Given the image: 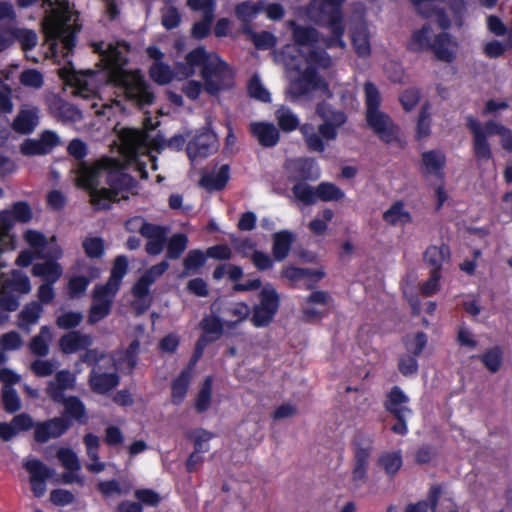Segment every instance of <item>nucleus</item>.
<instances>
[{
	"label": "nucleus",
	"mask_w": 512,
	"mask_h": 512,
	"mask_svg": "<svg viewBox=\"0 0 512 512\" xmlns=\"http://www.w3.org/2000/svg\"><path fill=\"white\" fill-rule=\"evenodd\" d=\"M281 276L293 285L303 279H314L315 281H318L323 278L324 272L320 270L287 266L282 269Z\"/></svg>",
	"instance_id": "nucleus-36"
},
{
	"label": "nucleus",
	"mask_w": 512,
	"mask_h": 512,
	"mask_svg": "<svg viewBox=\"0 0 512 512\" xmlns=\"http://www.w3.org/2000/svg\"><path fill=\"white\" fill-rule=\"evenodd\" d=\"M127 272V259L125 256H118L111 270V275L107 283L104 285L108 289L118 291L120 282Z\"/></svg>",
	"instance_id": "nucleus-43"
},
{
	"label": "nucleus",
	"mask_w": 512,
	"mask_h": 512,
	"mask_svg": "<svg viewBox=\"0 0 512 512\" xmlns=\"http://www.w3.org/2000/svg\"><path fill=\"white\" fill-rule=\"evenodd\" d=\"M57 458L67 472L62 474V481L65 484L83 483V479L77 474L81 469V464L77 454L69 448H60L57 452Z\"/></svg>",
	"instance_id": "nucleus-20"
},
{
	"label": "nucleus",
	"mask_w": 512,
	"mask_h": 512,
	"mask_svg": "<svg viewBox=\"0 0 512 512\" xmlns=\"http://www.w3.org/2000/svg\"><path fill=\"white\" fill-rule=\"evenodd\" d=\"M346 0H312L308 7V14L312 19L324 20L327 17L328 26L332 33L330 39H323L326 47L337 46L345 48L346 44L342 39L344 35V25L342 22V13L339 7Z\"/></svg>",
	"instance_id": "nucleus-7"
},
{
	"label": "nucleus",
	"mask_w": 512,
	"mask_h": 512,
	"mask_svg": "<svg viewBox=\"0 0 512 512\" xmlns=\"http://www.w3.org/2000/svg\"><path fill=\"white\" fill-rule=\"evenodd\" d=\"M368 126L386 143L395 141L398 137V127L391 118L381 110L366 113Z\"/></svg>",
	"instance_id": "nucleus-15"
},
{
	"label": "nucleus",
	"mask_w": 512,
	"mask_h": 512,
	"mask_svg": "<svg viewBox=\"0 0 512 512\" xmlns=\"http://www.w3.org/2000/svg\"><path fill=\"white\" fill-rule=\"evenodd\" d=\"M24 467L30 473V480L48 479L53 475L51 469L36 459L27 460Z\"/></svg>",
	"instance_id": "nucleus-51"
},
{
	"label": "nucleus",
	"mask_w": 512,
	"mask_h": 512,
	"mask_svg": "<svg viewBox=\"0 0 512 512\" xmlns=\"http://www.w3.org/2000/svg\"><path fill=\"white\" fill-rule=\"evenodd\" d=\"M14 216L11 211L5 210L0 213V255L14 249V238L10 234L13 226Z\"/></svg>",
	"instance_id": "nucleus-35"
},
{
	"label": "nucleus",
	"mask_w": 512,
	"mask_h": 512,
	"mask_svg": "<svg viewBox=\"0 0 512 512\" xmlns=\"http://www.w3.org/2000/svg\"><path fill=\"white\" fill-rule=\"evenodd\" d=\"M485 367L492 373L500 369L502 363V353L498 348H493L481 356Z\"/></svg>",
	"instance_id": "nucleus-63"
},
{
	"label": "nucleus",
	"mask_w": 512,
	"mask_h": 512,
	"mask_svg": "<svg viewBox=\"0 0 512 512\" xmlns=\"http://www.w3.org/2000/svg\"><path fill=\"white\" fill-rule=\"evenodd\" d=\"M468 126L474 136V151L476 156L481 159H489L491 157V150L487 142V137L490 135L486 133V124L481 126L478 121L469 118Z\"/></svg>",
	"instance_id": "nucleus-27"
},
{
	"label": "nucleus",
	"mask_w": 512,
	"mask_h": 512,
	"mask_svg": "<svg viewBox=\"0 0 512 512\" xmlns=\"http://www.w3.org/2000/svg\"><path fill=\"white\" fill-rule=\"evenodd\" d=\"M83 442L86 447V453L91 463L87 464V469L93 473L102 472L105 469V464L99 461L98 449L100 446V439L98 436L88 433L84 436Z\"/></svg>",
	"instance_id": "nucleus-32"
},
{
	"label": "nucleus",
	"mask_w": 512,
	"mask_h": 512,
	"mask_svg": "<svg viewBox=\"0 0 512 512\" xmlns=\"http://www.w3.org/2000/svg\"><path fill=\"white\" fill-rule=\"evenodd\" d=\"M42 308L41 306L36 303L32 302L27 304L21 313L19 314V322L18 325L21 329L29 330V327L33 324H36L40 314H41Z\"/></svg>",
	"instance_id": "nucleus-44"
},
{
	"label": "nucleus",
	"mask_w": 512,
	"mask_h": 512,
	"mask_svg": "<svg viewBox=\"0 0 512 512\" xmlns=\"http://www.w3.org/2000/svg\"><path fill=\"white\" fill-rule=\"evenodd\" d=\"M287 24L292 30V37L297 45L312 47L320 42L319 34L315 28L297 25L294 21H289Z\"/></svg>",
	"instance_id": "nucleus-30"
},
{
	"label": "nucleus",
	"mask_w": 512,
	"mask_h": 512,
	"mask_svg": "<svg viewBox=\"0 0 512 512\" xmlns=\"http://www.w3.org/2000/svg\"><path fill=\"white\" fill-rule=\"evenodd\" d=\"M457 49V41L449 33L442 31L434 39L431 51L438 60L450 63L455 59Z\"/></svg>",
	"instance_id": "nucleus-22"
},
{
	"label": "nucleus",
	"mask_w": 512,
	"mask_h": 512,
	"mask_svg": "<svg viewBox=\"0 0 512 512\" xmlns=\"http://www.w3.org/2000/svg\"><path fill=\"white\" fill-rule=\"evenodd\" d=\"M190 382V374L187 371H183L172 384V402L179 404L183 401L188 391Z\"/></svg>",
	"instance_id": "nucleus-49"
},
{
	"label": "nucleus",
	"mask_w": 512,
	"mask_h": 512,
	"mask_svg": "<svg viewBox=\"0 0 512 512\" xmlns=\"http://www.w3.org/2000/svg\"><path fill=\"white\" fill-rule=\"evenodd\" d=\"M317 200L324 202L338 201L344 197V192L333 183L323 182L316 187Z\"/></svg>",
	"instance_id": "nucleus-47"
},
{
	"label": "nucleus",
	"mask_w": 512,
	"mask_h": 512,
	"mask_svg": "<svg viewBox=\"0 0 512 512\" xmlns=\"http://www.w3.org/2000/svg\"><path fill=\"white\" fill-rule=\"evenodd\" d=\"M152 282L148 276H142L133 287V295L138 300L142 301L145 306H149L151 303V296L149 294V288Z\"/></svg>",
	"instance_id": "nucleus-60"
},
{
	"label": "nucleus",
	"mask_w": 512,
	"mask_h": 512,
	"mask_svg": "<svg viewBox=\"0 0 512 512\" xmlns=\"http://www.w3.org/2000/svg\"><path fill=\"white\" fill-rule=\"evenodd\" d=\"M149 74L150 77L160 85L168 84L173 77L176 76L175 71L173 72L170 66L163 62H154L150 67ZM175 78L178 79L177 77Z\"/></svg>",
	"instance_id": "nucleus-46"
},
{
	"label": "nucleus",
	"mask_w": 512,
	"mask_h": 512,
	"mask_svg": "<svg viewBox=\"0 0 512 512\" xmlns=\"http://www.w3.org/2000/svg\"><path fill=\"white\" fill-rule=\"evenodd\" d=\"M188 239L184 234L173 235L167 244V257L170 259H178L187 248Z\"/></svg>",
	"instance_id": "nucleus-53"
},
{
	"label": "nucleus",
	"mask_w": 512,
	"mask_h": 512,
	"mask_svg": "<svg viewBox=\"0 0 512 512\" xmlns=\"http://www.w3.org/2000/svg\"><path fill=\"white\" fill-rule=\"evenodd\" d=\"M1 289L27 294L31 291L30 280L24 273L14 270L11 277L1 283Z\"/></svg>",
	"instance_id": "nucleus-40"
},
{
	"label": "nucleus",
	"mask_w": 512,
	"mask_h": 512,
	"mask_svg": "<svg viewBox=\"0 0 512 512\" xmlns=\"http://www.w3.org/2000/svg\"><path fill=\"white\" fill-rule=\"evenodd\" d=\"M39 122L40 109L31 104H22L9 127L20 135H27L34 132Z\"/></svg>",
	"instance_id": "nucleus-14"
},
{
	"label": "nucleus",
	"mask_w": 512,
	"mask_h": 512,
	"mask_svg": "<svg viewBox=\"0 0 512 512\" xmlns=\"http://www.w3.org/2000/svg\"><path fill=\"white\" fill-rule=\"evenodd\" d=\"M292 191L295 197L305 204H314L317 201L316 188L305 183H298L293 186Z\"/></svg>",
	"instance_id": "nucleus-58"
},
{
	"label": "nucleus",
	"mask_w": 512,
	"mask_h": 512,
	"mask_svg": "<svg viewBox=\"0 0 512 512\" xmlns=\"http://www.w3.org/2000/svg\"><path fill=\"white\" fill-rule=\"evenodd\" d=\"M276 118L278 120L279 126L284 131H292L295 130L299 126V119L293 113V111L285 106H281L276 111Z\"/></svg>",
	"instance_id": "nucleus-50"
},
{
	"label": "nucleus",
	"mask_w": 512,
	"mask_h": 512,
	"mask_svg": "<svg viewBox=\"0 0 512 512\" xmlns=\"http://www.w3.org/2000/svg\"><path fill=\"white\" fill-rule=\"evenodd\" d=\"M106 366L111 371H105L101 365L95 366L89 375V385L93 392L106 394L119 384V376L116 372V361L112 356H107Z\"/></svg>",
	"instance_id": "nucleus-11"
},
{
	"label": "nucleus",
	"mask_w": 512,
	"mask_h": 512,
	"mask_svg": "<svg viewBox=\"0 0 512 512\" xmlns=\"http://www.w3.org/2000/svg\"><path fill=\"white\" fill-rule=\"evenodd\" d=\"M366 113L377 111L381 102V97L378 89L371 82H366L364 85Z\"/></svg>",
	"instance_id": "nucleus-61"
},
{
	"label": "nucleus",
	"mask_w": 512,
	"mask_h": 512,
	"mask_svg": "<svg viewBox=\"0 0 512 512\" xmlns=\"http://www.w3.org/2000/svg\"><path fill=\"white\" fill-rule=\"evenodd\" d=\"M280 305V296L271 284H266L259 293V303L251 310V322L257 327H266L274 319Z\"/></svg>",
	"instance_id": "nucleus-9"
},
{
	"label": "nucleus",
	"mask_w": 512,
	"mask_h": 512,
	"mask_svg": "<svg viewBox=\"0 0 512 512\" xmlns=\"http://www.w3.org/2000/svg\"><path fill=\"white\" fill-rule=\"evenodd\" d=\"M437 34L433 31L429 24L424 25L421 29L416 30L410 39L409 49L413 51H427L431 50L434 44V39Z\"/></svg>",
	"instance_id": "nucleus-29"
},
{
	"label": "nucleus",
	"mask_w": 512,
	"mask_h": 512,
	"mask_svg": "<svg viewBox=\"0 0 512 512\" xmlns=\"http://www.w3.org/2000/svg\"><path fill=\"white\" fill-rule=\"evenodd\" d=\"M383 219L392 226L405 225L411 220L410 214L404 209V205L401 202L393 204L385 211Z\"/></svg>",
	"instance_id": "nucleus-42"
},
{
	"label": "nucleus",
	"mask_w": 512,
	"mask_h": 512,
	"mask_svg": "<svg viewBox=\"0 0 512 512\" xmlns=\"http://www.w3.org/2000/svg\"><path fill=\"white\" fill-rule=\"evenodd\" d=\"M214 314H219L223 318L226 327L232 328L245 321L251 314V308L244 302H223L215 301L211 305Z\"/></svg>",
	"instance_id": "nucleus-13"
},
{
	"label": "nucleus",
	"mask_w": 512,
	"mask_h": 512,
	"mask_svg": "<svg viewBox=\"0 0 512 512\" xmlns=\"http://www.w3.org/2000/svg\"><path fill=\"white\" fill-rule=\"evenodd\" d=\"M486 133L489 135H499L501 137L502 147L505 150L512 151V132L500 123L489 121L486 123Z\"/></svg>",
	"instance_id": "nucleus-48"
},
{
	"label": "nucleus",
	"mask_w": 512,
	"mask_h": 512,
	"mask_svg": "<svg viewBox=\"0 0 512 512\" xmlns=\"http://www.w3.org/2000/svg\"><path fill=\"white\" fill-rule=\"evenodd\" d=\"M376 464L388 477L393 478L403 465L402 453L399 450L383 452Z\"/></svg>",
	"instance_id": "nucleus-33"
},
{
	"label": "nucleus",
	"mask_w": 512,
	"mask_h": 512,
	"mask_svg": "<svg viewBox=\"0 0 512 512\" xmlns=\"http://www.w3.org/2000/svg\"><path fill=\"white\" fill-rule=\"evenodd\" d=\"M422 162L427 173L436 175L445 164V156L441 151L424 152Z\"/></svg>",
	"instance_id": "nucleus-45"
},
{
	"label": "nucleus",
	"mask_w": 512,
	"mask_h": 512,
	"mask_svg": "<svg viewBox=\"0 0 512 512\" xmlns=\"http://www.w3.org/2000/svg\"><path fill=\"white\" fill-rule=\"evenodd\" d=\"M424 257L431 266V271L440 272L442 265L450 258V250L444 244L441 246L432 245L427 248Z\"/></svg>",
	"instance_id": "nucleus-37"
},
{
	"label": "nucleus",
	"mask_w": 512,
	"mask_h": 512,
	"mask_svg": "<svg viewBox=\"0 0 512 512\" xmlns=\"http://www.w3.org/2000/svg\"><path fill=\"white\" fill-rule=\"evenodd\" d=\"M76 174V184L90 191L91 202L99 209L107 208L111 201L129 199V192L120 189L117 182L126 185L131 179L121 174L117 160L102 158L92 165L81 162L76 168Z\"/></svg>",
	"instance_id": "nucleus-2"
},
{
	"label": "nucleus",
	"mask_w": 512,
	"mask_h": 512,
	"mask_svg": "<svg viewBox=\"0 0 512 512\" xmlns=\"http://www.w3.org/2000/svg\"><path fill=\"white\" fill-rule=\"evenodd\" d=\"M45 103L49 113L63 123H75L82 119V113L77 107L64 101L56 94L47 95Z\"/></svg>",
	"instance_id": "nucleus-16"
},
{
	"label": "nucleus",
	"mask_w": 512,
	"mask_h": 512,
	"mask_svg": "<svg viewBox=\"0 0 512 512\" xmlns=\"http://www.w3.org/2000/svg\"><path fill=\"white\" fill-rule=\"evenodd\" d=\"M409 398L397 386L393 387L388 394V399L385 403L386 409L393 413L397 418H401L404 414L409 413L410 410L404 405L407 404Z\"/></svg>",
	"instance_id": "nucleus-34"
},
{
	"label": "nucleus",
	"mask_w": 512,
	"mask_h": 512,
	"mask_svg": "<svg viewBox=\"0 0 512 512\" xmlns=\"http://www.w3.org/2000/svg\"><path fill=\"white\" fill-rule=\"evenodd\" d=\"M217 149L216 135L205 131L195 136V138L188 143L187 153L191 160L198 157H206Z\"/></svg>",
	"instance_id": "nucleus-21"
},
{
	"label": "nucleus",
	"mask_w": 512,
	"mask_h": 512,
	"mask_svg": "<svg viewBox=\"0 0 512 512\" xmlns=\"http://www.w3.org/2000/svg\"><path fill=\"white\" fill-rule=\"evenodd\" d=\"M316 112L323 120V123L318 127V131L311 124L302 125L300 131L309 150L323 152L325 150L323 139L327 141L335 140L338 129L346 121V116L341 111L332 110L325 103L319 104Z\"/></svg>",
	"instance_id": "nucleus-6"
},
{
	"label": "nucleus",
	"mask_w": 512,
	"mask_h": 512,
	"mask_svg": "<svg viewBox=\"0 0 512 512\" xmlns=\"http://www.w3.org/2000/svg\"><path fill=\"white\" fill-rule=\"evenodd\" d=\"M250 131L263 147L275 146L280 138L279 131L272 123L255 122L250 124Z\"/></svg>",
	"instance_id": "nucleus-26"
},
{
	"label": "nucleus",
	"mask_w": 512,
	"mask_h": 512,
	"mask_svg": "<svg viewBox=\"0 0 512 512\" xmlns=\"http://www.w3.org/2000/svg\"><path fill=\"white\" fill-rule=\"evenodd\" d=\"M116 293L103 285L95 287L87 318L89 324L98 323L110 313Z\"/></svg>",
	"instance_id": "nucleus-12"
},
{
	"label": "nucleus",
	"mask_w": 512,
	"mask_h": 512,
	"mask_svg": "<svg viewBox=\"0 0 512 512\" xmlns=\"http://www.w3.org/2000/svg\"><path fill=\"white\" fill-rule=\"evenodd\" d=\"M59 76L67 85L73 87V94L84 99L95 97L96 85L93 80L95 73L93 71L78 72L72 66H64L58 71Z\"/></svg>",
	"instance_id": "nucleus-10"
},
{
	"label": "nucleus",
	"mask_w": 512,
	"mask_h": 512,
	"mask_svg": "<svg viewBox=\"0 0 512 512\" xmlns=\"http://www.w3.org/2000/svg\"><path fill=\"white\" fill-rule=\"evenodd\" d=\"M106 13L111 20L115 19L119 10L115 0H104ZM45 9L43 22L44 31L49 38H58L62 41L67 53L74 47V35L80 29L77 22V13L72 11L66 0H44Z\"/></svg>",
	"instance_id": "nucleus-5"
},
{
	"label": "nucleus",
	"mask_w": 512,
	"mask_h": 512,
	"mask_svg": "<svg viewBox=\"0 0 512 512\" xmlns=\"http://www.w3.org/2000/svg\"><path fill=\"white\" fill-rule=\"evenodd\" d=\"M351 40L355 52L360 57H366L370 55V37L367 30V26L364 22L360 21L354 24L351 28Z\"/></svg>",
	"instance_id": "nucleus-28"
},
{
	"label": "nucleus",
	"mask_w": 512,
	"mask_h": 512,
	"mask_svg": "<svg viewBox=\"0 0 512 512\" xmlns=\"http://www.w3.org/2000/svg\"><path fill=\"white\" fill-rule=\"evenodd\" d=\"M66 412L75 419H81L85 415L84 404L79 398L71 396L68 398L63 397V401Z\"/></svg>",
	"instance_id": "nucleus-64"
},
{
	"label": "nucleus",
	"mask_w": 512,
	"mask_h": 512,
	"mask_svg": "<svg viewBox=\"0 0 512 512\" xmlns=\"http://www.w3.org/2000/svg\"><path fill=\"white\" fill-rule=\"evenodd\" d=\"M2 403L4 410L8 413H15L21 409V400L13 387H2Z\"/></svg>",
	"instance_id": "nucleus-54"
},
{
	"label": "nucleus",
	"mask_w": 512,
	"mask_h": 512,
	"mask_svg": "<svg viewBox=\"0 0 512 512\" xmlns=\"http://www.w3.org/2000/svg\"><path fill=\"white\" fill-rule=\"evenodd\" d=\"M93 343V338L80 331H73L65 334L59 340V345L63 353L72 354L79 350L88 349Z\"/></svg>",
	"instance_id": "nucleus-25"
},
{
	"label": "nucleus",
	"mask_w": 512,
	"mask_h": 512,
	"mask_svg": "<svg viewBox=\"0 0 512 512\" xmlns=\"http://www.w3.org/2000/svg\"><path fill=\"white\" fill-rule=\"evenodd\" d=\"M75 385L76 376L69 370H60L48 382L45 391L54 402L60 403L63 401L64 392L73 390Z\"/></svg>",
	"instance_id": "nucleus-18"
},
{
	"label": "nucleus",
	"mask_w": 512,
	"mask_h": 512,
	"mask_svg": "<svg viewBox=\"0 0 512 512\" xmlns=\"http://www.w3.org/2000/svg\"><path fill=\"white\" fill-rule=\"evenodd\" d=\"M20 83L28 88L40 89L44 84L43 75L36 69H26L19 75Z\"/></svg>",
	"instance_id": "nucleus-57"
},
{
	"label": "nucleus",
	"mask_w": 512,
	"mask_h": 512,
	"mask_svg": "<svg viewBox=\"0 0 512 512\" xmlns=\"http://www.w3.org/2000/svg\"><path fill=\"white\" fill-rule=\"evenodd\" d=\"M94 52L101 57V63L108 70V81L132 105L144 108L153 104L155 94L145 76L139 70H125L130 46L125 41L92 44Z\"/></svg>",
	"instance_id": "nucleus-1"
},
{
	"label": "nucleus",
	"mask_w": 512,
	"mask_h": 512,
	"mask_svg": "<svg viewBox=\"0 0 512 512\" xmlns=\"http://www.w3.org/2000/svg\"><path fill=\"white\" fill-rule=\"evenodd\" d=\"M260 11L258 4L251 1H245L238 4L235 8L237 18L244 22H250Z\"/></svg>",
	"instance_id": "nucleus-59"
},
{
	"label": "nucleus",
	"mask_w": 512,
	"mask_h": 512,
	"mask_svg": "<svg viewBox=\"0 0 512 512\" xmlns=\"http://www.w3.org/2000/svg\"><path fill=\"white\" fill-rule=\"evenodd\" d=\"M34 276L43 277L47 283L56 282L62 275V267L53 261L36 263L32 267Z\"/></svg>",
	"instance_id": "nucleus-39"
},
{
	"label": "nucleus",
	"mask_w": 512,
	"mask_h": 512,
	"mask_svg": "<svg viewBox=\"0 0 512 512\" xmlns=\"http://www.w3.org/2000/svg\"><path fill=\"white\" fill-rule=\"evenodd\" d=\"M212 379L206 378L196 398L195 408L197 412L206 411L211 403Z\"/></svg>",
	"instance_id": "nucleus-55"
},
{
	"label": "nucleus",
	"mask_w": 512,
	"mask_h": 512,
	"mask_svg": "<svg viewBox=\"0 0 512 512\" xmlns=\"http://www.w3.org/2000/svg\"><path fill=\"white\" fill-rule=\"evenodd\" d=\"M201 67V78L204 81V91L210 95L228 90L234 85L232 68L217 54L208 53L204 47H198L186 54L183 61L175 63V73L178 80L193 77L196 68Z\"/></svg>",
	"instance_id": "nucleus-4"
},
{
	"label": "nucleus",
	"mask_w": 512,
	"mask_h": 512,
	"mask_svg": "<svg viewBox=\"0 0 512 512\" xmlns=\"http://www.w3.org/2000/svg\"><path fill=\"white\" fill-rule=\"evenodd\" d=\"M52 339V334L47 326L40 329V333L34 336L29 344L30 351L37 355L44 357L49 353V343Z\"/></svg>",
	"instance_id": "nucleus-41"
},
{
	"label": "nucleus",
	"mask_w": 512,
	"mask_h": 512,
	"mask_svg": "<svg viewBox=\"0 0 512 512\" xmlns=\"http://www.w3.org/2000/svg\"><path fill=\"white\" fill-rule=\"evenodd\" d=\"M57 363L53 360L37 359L30 364V370L38 377H47L53 374Z\"/></svg>",
	"instance_id": "nucleus-62"
},
{
	"label": "nucleus",
	"mask_w": 512,
	"mask_h": 512,
	"mask_svg": "<svg viewBox=\"0 0 512 512\" xmlns=\"http://www.w3.org/2000/svg\"><path fill=\"white\" fill-rule=\"evenodd\" d=\"M228 179L229 168L227 165H223L217 171L204 174L200 180V185L208 190H220L224 188Z\"/></svg>",
	"instance_id": "nucleus-38"
},
{
	"label": "nucleus",
	"mask_w": 512,
	"mask_h": 512,
	"mask_svg": "<svg viewBox=\"0 0 512 512\" xmlns=\"http://www.w3.org/2000/svg\"><path fill=\"white\" fill-rule=\"evenodd\" d=\"M286 168L297 179L316 180L320 176L316 163L308 158L288 160Z\"/></svg>",
	"instance_id": "nucleus-24"
},
{
	"label": "nucleus",
	"mask_w": 512,
	"mask_h": 512,
	"mask_svg": "<svg viewBox=\"0 0 512 512\" xmlns=\"http://www.w3.org/2000/svg\"><path fill=\"white\" fill-rule=\"evenodd\" d=\"M69 422L63 417L53 418L35 427V439L37 442L44 443L51 438L61 436L68 428Z\"/></svg>",
	"instance_id": "nucleus-23"
},
{
	"label": "nucleus",
	"mask_w": 512,
	"mask_h": 512,
	"mask_svg": "<svg viewBox=\"0 0 512 512\" xmlns=\"http://www.w3.org/2000/svg\"><path fill=\"white\" fill-rule=\"evenodd\" d=\"M122 149L126 154L130 167L139 174L141 179L148 177L146 166L149 162L153 170L157 169L156 160L147 153V136L134 129H126L122 136Z\"/></svg>",
	"instance_id": "nucleus-8"
},
{
	"label": "nucleus",
	"mask_w": 512,
	"mask_h": 512,
	"mask_svg": "<svg viewBox=\"0 0 512 512\" xmlns=\"http://www.w3.org/2000/svg\"><path fill=\"white\" fill-rule=\"evenodd\" d=\"M372 450L370 442L366 445H357L355 448L351 482L356 488L361 487L368 480V466Z\"/></svg>",
	"instance_id": "nucleus-17"
},
{
	"label": "nucleus",
	"mask_w": 512,
	"mask_h": 512,
	"mask_svg": "<svg viewBox=\"0 0 512 512\" xmlns=\"http://www.w3.org/2000/svg\"><path fill=\"white\" fill-rule=\"evenodd\" d=\"M272 253L273 257L277 261L284 260L291 249L293 242L295 241V235L287 230L277 232L273 235Z\"/></svg>",
	"instance_id": "nucleus-31"
},
{
	"label": "nucleus",
	"mask_w": 512,
	"mask_h": 512,
	"mask_svg": "<svg viewBox=\"0 0 512 512\" xmlns=\"http://www.w3.org/2000/svg\"><path fill=\"white\" fill-rule=\"evenodd\" d=\"M205 259V255L201 250L189 251L183 262L185 271L181 276L185 277L189 272L198 270L204 265Z\"/></svg>",
	"instance_id": "nucleus-56"
},
{
	"label": "nucleus",
	"mask_w": 512,
	"mask_h": 512,
	"mask_svg": "<svg viewBox=\"0 0 512 512\" xmlns=\"http://www.w3.org/2000/svg\"><path fill=\"white\" fill-rule=\"evenodd\" d=\"M296 47L287 45L282 50L283 63L287 70L297 72V76L290 80L287 94L291 100H309L316 92H322L328 97L331 93L328 84L316 72L318 68H329L332 59L323 50H311L304 58L296 56Z\"/></svg>",
	"instance_id": "nucleus-3"
},
{
	"label": "nucleus",
	"mask_w": 512,
	"mask_h": 512,
	"mask_svg": "<svg viewBox=\"0 0 512 512\" xmlns=\"http://www.w3.org/2000/svg\"><path fill=\"white\" fill-rule=\"evenodd\" d=\"M14 35L24 52L33 49L38 43L37 34L31 29L14 27Z\"/></svg>",
	"instance_id": "nucleus-52"
},
{
	"label": "nucleus",
	"mask_w": 512,
	"mask_h": 512,
	"mask_svg": "<svg viewBox=\"0 0 512 512\" xmlns=\"http://www.w3.org/2000/svg\"><path fill=\"white\" fill-rule=\"evenodd\" d=\"M169 230L160 225L150 224L141 229V235L147 239L145 251L149 255H159L167 243Z\"/></svg>",
	"instance_id": "nucleus-19"
}]
</instances>
